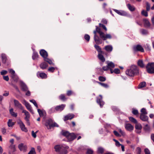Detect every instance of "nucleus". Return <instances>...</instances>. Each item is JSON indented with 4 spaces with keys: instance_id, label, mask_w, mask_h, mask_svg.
I'll list each match as a JSON object with an SVG mask.
<instances>
[{
    "instance_id": "1",
    "label": "nucleus",
    "mask_w": 154,
    "mask_h": 154,
    "mask_svg": "<svg viewBox=\"0 0 154 154\" xmlns=\"http://www.w3.org/2000/svg\"><path fill=\"white\" fill-rule=\"evenodd\" d=\"M42 123L46 126L48 129H51L52 128L54 127H59L58 125L51 118L47 119L45 121H43Z\"/></svg>"
},
{
    "instance_id": "2",
    "label": "nucleus",
    "mask_w": 154,
    "mask_h": 154,
    "mask_svg": "<svg viewBox=\"0 0 154 154\" xmlns=\"http://www.w3.org/2000/svg\"><path fill=\"white\" fill-rule=\"evenodd\" d=\"M68 148V146H66L65 148L61 145H57L54 147L55 151L61 154H66L67 153V151L66 148L67 149Z\"/></svg>"
},
{
    "instance_id": "3",
    "label": "nucleus",
    "mask_w": 154,
    "mask_h": 154,
    "mask_svg": "<svg viewBox=\"0 0 154 154\" xmlns=\"http://www.w3.org/2000/svg\"><path fill=\"white\" fill-rule=\"evenodd\" d=\"M146 68L148 73H154V63H148L146 66Z\"/></svg>"
},
{
    "instance_id": "4",
    "label": "nucleus",
    "mask_w": 154,
    "mask_h": 154,
    "mask_svg": "<svg viewBox=\"0 0 154 154\" xmlns=\"http://www.w3.org/2000/svg\"><path fill=\"white\" fill-rule=\"evenodd\" d=\"M10 142L12 144L9 146V154H14V152L15 151L16 149L15 145H13L14 140L11 139Z\"/></svg>"
},
{
    "instance_id": "5",
    "label": "nucleus",
    "mask_w": 154,
    "mask_h": 154,
    "mask_svg": "<svg viewBox=\"0 0 154 154\" xmlns=\"http://www.w3.org/2000/svg\"><path fill=\"white\" fill-rule=\"evenodd\" d=\"M133 51L135 52L140 51L144 52V50L143 47L140 45H134L133 48Z\"/></svg>"
},
{
    "instance_id": "6",
    "label": "nucleus",
    "mask_w": 154,
    "mask_h": 154,
    "mask_svg": "<svg viewBox=\"0 0 154 154\" xmlns=\"http://www.w3.org/2000/svg\"><path fill=\"white\" fill-rule=\"evenodd\" d=\"M97 103L100 105V107L102 108L104 104V102L103 100V97L101 95H100L98 97H97Z\"/></svg>"
},
{
    "instance_id": "7",
    "label": "nucleus",
    "mask_w": 154,
    "mask_h": 154,
    "mask_svg": "<svg viewBox=\"0 0 154 154\" xmlns=\"http://www.w3.org/2000/svg\"><path fill=\"white\" fill-rule=\"evenodd\" d=\"M130 68L134 75H137L139 74V69L137 66L136 65H132L130 67Z\"/></svg>"
},
{
    "instance_id": "8",
    "label": "nucleus",
    "mask_w": 154,
    "mask_h": 154,
    "mask_svg": "<svg viewBox=\"0 0 154 154\" xmlns=\"http://www.w3.org/2000/svg\"><path fill=\"white\" fill-rule=\"evenodd\" d=\"M75 117V115L72 113H69L65 116L63 118V120L65 122L68 120H71Z\"/></svg>"
},
{
    "instance_id": "9",
    "label": "nucleus",
    "mask_w": 154,
    "mask_h": 154,
    "mask_svg": "<svg viewBox=\"0 0 154 154\" xmlns=\"http://www.w3.org/2000/svg\"><path fill=\"white\" fill-rule=\"evenodd\" d=\"M76 135L74 133H70L67 139L69 141H72L76 138Z\"/></svg>"
},
{
    "instance_id": "10",
    "label": "nucleus",
    "mask_w": 154,
    "mask_h": 154,
    "mask_svg": "<svg viewBox=\"0 0 154 154\" xmlns=\"http://www.w3.org/2000/svg\"><path fill=\"white\" fill-rule=\"evenodd\" d=\"M18 124L19 125L20 128L23 131L25 132L27 131V128L25 127L24 125L21 120H20L18 122Z\"/></svg>"
},
{
    "instance_id": "11",
    "label": "nucleus",
    "mask_w": 154,
    "mask_h": 154,
    "mask_svg": "<svg viewBox=\"0 0 154 154\" xmlns=\"http://www.w3.org/2000/svg\"><path fill=\"white\" fill-rule=\"evenodd\" d=\"M14 105L15 107H17L20 109L23 110V108L21 104L17 100H14Z\"/></svg>"
},
{
    "instance_id": "12",
    "label": "nucleus",
    "mask_w": 154,
    "mask_h": 154,
    "mask_svg": "<svg viewBox=\"0 0 154 154\" xmlns=\"http://www.w3.org/2000/svg\"><path fill=\"white\" fill-rule=\"evenodd\" d=\"M125 129L128 131H131L133 130L134 127L129 123L125 124Z\"/></svg>"
},
{
    "instance_id": "13",
    "label": "nucleus",
    "mask_w": 154,
    "mask_h": 154,
    "mask_svg": "<svg viewBox=\"0 0 154 154\" xmlns=\"http://www.w3.org/2000/svg\"><path fill=\"white\" fill-rule=\"evenodd\" d=\"M94 39L96 44L99 45L102 43V40L97 35L94 36Z\"/></svg>"
},
{
    "instance_id": "14",
    "label": "nucleus",
    "mask_w": 154,
    "mask_h": 154,
    "mask_svg": "<svg viewBox=\"0 0 154 154\" xmlns=\"http://www.w3.org/2000/svg\"><path fill=\"white\" fill-rule=\"evenodd\" d=\"M65 106L66 105L64 104L57 106L55 107V110L56 111L61 112L64 109Z\"/></svg>"
},
{
    "instance_id": "15",
    "label": "nucleus",
    "mask_w": 154,
    "mask_h": 154,
    "mask_svg": "<svg viewBox=\"0 0 154 154\" xmlns=\"http://www.w3.org/2000/svg\"><path fill=\"white\" fill-rule=\"evenodd\" d=\"M144 26L146 28H149L151 26V23L148 19H144L143 20Z\"/></svg>"
},
{
    "instance_id": "16",
    "label": "nucleus",
    "mask_w": 154,
    "mask_h": 154,
    "mask_svg": "<svg viewBox=\"0 0 154 154\" xmlns=\"http://www.w3.org/2000/svg\"><path fill=\"white\" fill-rule=\"evenodd\" d=\"M40 55L43 58L48 57V54L47 52L44 49L41 50L39 52Z\"/></svg>"
},
{
    "instance_id": "17",
    "label": "nucleus",
    "mask_w": 154,
    "mask_h": 154,
    "mask_svg": "<svg viewBox=\"0 0 154 154\" xmlns=\"http://www.w3.org/2000/svg\"><path fill=\"white\" fill-rule=\"evenodd\" d=\"M100 38L103 40H105L107 39L111 38L112 36L110 34H106V35H105V34L103 33Z\"/></svg>"
},
{
    "instance_id": "18",
    "label": "nucleus",
    "mask_w": 154,
    "mask_h": 154,
    "mask_svg": "<svg viewBox=\"0 0 154 154\" xmlns=\"http://www.w3.org/2000/svg\"><path fill=\"white\" fill-rule=\"evenodd\" d=\"M20 86L22 90L23 91H27L28 89V88L26 85L23 82H20Z\"/></svg>"
},
{
    "instance_id": "19",
    "label": "nucleus",
    "mask_w": 154,
    "mask_h": 154,
    "mask_svg": "<svg viewBox=\"0 0 154 154\" xmlns=\"http://www.w3.org/2000/svg\"><path fill=\"white\" fill-rule=\"evenodd\" d=\"M133 72H132V70H131L130 67L129 69H127L125 72L126 74L130 76L133 77L134 76L133 73Z\"/></svg>"
},
{
    "instance_id": "20",
    "label": "nucleus",
    "mask_w": 154,
    "mask_h": 154,
    "mask_svg": "<svg viewBox=\"0 0 154 154\" xmlns=\"http://www.w3.org/2000/svg\"><path fill=\"white\" fill-rule=\"evenodd\" d=\"M25 105L27 109L29 111V112L32 114L34 113L33 110L32 109V108L29 104L27 102L25 103Z\"/></svg>"
},
{
    "instance_id": "21",
    "label": "nucleus",
    "mask_w": 154,
    "mask_h": 154,
    "mask_svg": "<svg viewBox=\"0 0 154 154\" xmlns=\"http://www.w3.org/2000/svg\"><path fill=\"white\" fill-rule=\"evenodd\" d=\"M114 11L119 14L122 16H126L127 14L126 12L123 11H119L116 9H114Z\"/></svg>"
},
{
    "instance_id": "22",
    "label": "nucleus",
    "mask_w": 154,
    "mask_h": 154,
    "mask_svg": "<svg viewBox=\"0 0 154 154\" xmlns=\"http://www.w3.org/2000/svg\"><path fill=\"white\" fill-rule=\"evenodd\" d=\"M140 118L141 120L144 122L147 121L148 120V116L143 114H140Z\"/></svg>"
},
{
    "instance_id": "23",
    "label": "nucleus",
    "mask_w": 154,
    "mask_h": 154,
    "mask_svg": "<svg viewBox=\"0 0 154 154\" xmlns=\"http://www.w3.org/2000/svg\"><path fill=\"white\" fill-rule=\"evenodd\" d=\"M48 66V64L45 62H42L39 65L40 68L42 69H46Z\"/></svg>"
},
{
    "instance_id": "24",
    "label": "nucleus",
    "mask_w": 154,
    "mask_h": 154,
    "mask_svg": "<svg viewBox=\"0 0 154 154\" xmlns=\"http://www.w3.org/2000/svg\"><path fill=\"white\" fill-rule=\"evenodd\" d=\"M18 148L21 151L26 149L27 147L26 145H24L23 143H20L18 145Z\"/></svg>"
},
{
    "instance_id": "25",
    "label": "nucleus",
    "mask_w": 154,
    "mask_h": 154,
    "mask_svg": "<svg viewBox=\"0 0 154 154\" xmlns=\"http://www.w3.org/2000/svg\"><path fill=\"white\" fill-rule=\"evenodd\" d=\"M104 49L106 51L108 52H110L112 50V47L111 45L106 46L104 47Z\"/></svg>"
},
{
    "instance_id": "26",
    "label": "nucleus",
    "mask_w": 154,
    "mask_h": 154,
    "mask_svg": "<svg viewBox=\"0 0 154 154\" xmlns=\"http://www.w3.org/2000/svg\"><path fill=\"white\" fill-rule=\"evenodd\" d=\"M137 64L138 66L141 68H143L145 67V64L142 60H139L137 61Z\"/></svg>"
},
{
    "instance_id": "27",
    "label": "nucleus",
    "mask_w": 154,
    "mask_h": 154,
    "mask_svg": "<svg viewBox=\"0 0 154 154\" xmlns=\"http://www.w3.org/2000/svg\"><path fill=\"white\" fill-rule=\"evenodd\" d=\"M103 53H98V57L99 60H100L102 62H104L105 60V58L104 57L102 54Z\"/></svg>"
},
{
    "instance_id": "28",
    "label": "nucleus",
    "mask_w": 154,
    "mask_h": 154,
    "mask_svg": "<svg viewBox=\"0 0 154 154\" xmlns=\"http://www.w3.org/2000/svg\"><path fill=\"white\" fill-rule=\"evenodd\" d=\"M22 113H24L26 116V117L25 118V119H29L30 116V115L28 111L23 109V110Z\"/></svg>"
},
{
    "instance_id": "29",
    "label": "nucleus",
    "mask_w": 154,
    "mask_h": 154,
    "mask_svg": "<svg viewBox=\"0 0 154 154\" xmlns=\"http://www.w3.org/2000/svg\"><path fill=\"white\" fill-rule=\"evenodd\" d=\"M94 47L98 52V53H104L102 51L101 48L99 45H94Z\"/></svg>"
},
{
    "instance_id": "30",
    "label": "nucleus",
    "mask_w": 154,
    "mask_h": 154,
    "mask_svg": "<svg viewBox=\"0 0 154 154\" xmlns=\"http://www.w3.org/2000/svg\"><path fill=\"white\" fill-rule=\"evenodd\" d=\"M59 99L63 101H66L68 99V98L66 97L65 95L63 94L60 95L59 97Z\"/></svg>"
},
{
    "instance_id": "31",
    "label": "nucleus",
    "mask_w": 154,
    "mask_h": 154,
    "mask_svg": "<svg viewBox=\"0 0 154 154\" xmlns=\"http://www.w3.org/2000/svg\"><path fill=\"white\" fill-rule=\"evenodd\" d=\"M1 58L3 63H5L7 60L6 55L5 54H1Z\"/></svg>"
},
{
    "instance_id": "32",
    "label": "nucleus",
    "mask_w": 154,
    "mask_h": 154,
    "mask_svg": "<svg viewBox=\"0 0 154 154\" xmlns=\"http://www.w3.org/2000/svg\"><path fill=\"white\" fill-rule=\"evenodd\" d=\"M44 60L45 61L48 63L50 65H54V64L53 63L52 61L50 59L45 57L44 58Z\"/></svg>"
},
{
    "instance_id": "33",
    "label": "nucleus",
    "mask_w": 154,
    "mask_h": 154,
    "mask_svg": "<svg viewBox=\"0 0 154 154\" xmlns=\"http://www.w3.org/2000/svg\"><path fill=\"white\" fill-rule=\"evenodd\" d=\"M127 7L128 9L131 11H133L135 10V8L133 6H132L130 4L127 5Z\"/></svg>"
},
{
    "instance_id": "34",
    "label": "nucleus",
    "mask_w": 154,
    "mask_h": 154,
    "mask_svg": "<svg viewBox=\"0 0 154 154\" xmlns=\"http://www.w3.org/2000/svg\"><path fill=\"white\" fill-rule=\"evenodd\" d=\"M96 82L97 83L99 84L101 86H102V87H103L104 88H107L109 87V85L106 84H105L98 81H96Z\"/></svg>"
},
{
    "instance_id": "35",
    "label": "nucleus",
    "mask_w": 154,
    "mask_h": 154,
    "mask_svg": "<svg viewBox=\"0 0 154 154\" xmlns=\"http://www.w3.org/2000/svg\"><path fill=\"white\" fill-rule=\"evenodd\" d=\"M9 112L10 114L12 116L15 117H17V113L14 112V109L13 108L9 110Z\"/></svg>"
},
{
    "instance_id": "36",
    "label": "nucleus",
    "mask_w": 154,
    "mask_h": 154,
    "mask_svg": "<svg viewBox=\"0 0 154 154\" xmlns=\"http://www.w3.org/2000/svg\"><path fill=\"white\" fill-rule=\"evenodd\" d=\"M39 77L42 79H46L47 78V75L44 72H40L39 73Z\"/></svg>"
},
{
    "instance_id": "37",
    "label": "nucleus",
    "mask_w": 154,
    "mask_h": 154,
    "mask_svg": "<svg viewBox=\"0 0 154 154\" xmlns=\"http://www.w3.org/2000/svg\"><path fill=\"white\" fill-rule=\"evenodd\" d=\"M96 30L97 31V32L99 34L100 37L101 35L103 34V32L101 31L100 29L99 28L98 26H96Z\"/></svg>"
},
{
    "instance_id": "38",
    "label": "nucleus",
    "mask_w": 154,
    "mask_h": 154,
    "mask_svg": "<svg viewBox=\"0 0 154 154\" xmlns=\"http://www.w3.org/2000/svg\"><path fill=\"white\" fill-rule=\"evenodd\" d=\"M146 83L145 82H142L139 84L138 86V88L140 89L145 87Z\"/></svg>"
},
{
    "instance_id": "39",
    "label": "nucleus",
    "mask_w": 154,
    "mask_h": 154,
    "mask_svg": "<svg viewBox=\"0 0 154 154\" xmlns=\"http://www.w3.org/2000/svg\"><path fill=\"white\" fill-rule=\"evenodd\" d=\"M32 58L33 60L37 59L38 57V55L37 52H34L33 53L32 56Z\"/></svg>"
},
{
    "instance_id": "40",
    "label": "nucleus",
    "mask_w": 154,
    "mask_h": 154,
    "mask_svg": "<svg viewBox=\"0 0 154 154\" xmlns=\"http://www.w3.org/2000/svg\"><path fill=\"white\" fill-rule=\"evenodd\" d=\"M107 65L109 69L114 68L115 66L114 64L112 62H110L109 63H107Z\"/></svg>"
},
{
    "instance_id": "41",
    "label": "nucleus",
    "mask_w": 154,
    "mask_h": 154,
    "mask_svg": "<svg viewBox=\"0 0 154 154\" xmlns=\"http://www.w3.org/2000/svg\"><path fill=\"white\" fill-rule=\"evenodd\" d=\"M135 128L136 129L138 130H141L142 128L141 125L140 123L135 124Z\"/></svg>"
},
{
    "instance_id": "42",
    "label": "nucleus",
    "mask_w": 154,
    "mask_h": 154,
    "mask_svg": "<svg viewBox=\"0 0 154 154\" xmlns=\"http://www.w3.org/2000/svg\"><path fill=\"white\" fill-rule=\"evenodd\" d=\"M69 134L70 133L68 131H62V135L66 137V138L68 137Z\"/></svg>"
},
{
    "instance_id": "43",
    "label": "nucleus",
    "mask_w": 154,
    "mask_h": 154,
    "mask_svg": "<svg viewBox=\"0 0 154 154\" xmlns=\"http://www.w3.org/2000/svg\"><path fill=\"white\" fill-rule=\"evenodd\" d=\"M12 120L11 119H9L8 123V125L9 127H12L14 125V122H12Z\"/></svg>"
},
{
    "instance_id": "44",
    "label": "nucleus",
    "mask_w": 154,
    "mask_h": 154,
    "mask_svg": "<svg viewBox=\"0 0 154 154\" xmlns=\"http://www.w3.org/2000/svg\"><path fill=\"white\" fill-rule=\"evenodd\" d=\"M104 151L103 148L102 147H99L98 148L97 152L99 153L103 154Z\"/></svg>"
},
{
    "instance_id": "45",
    "label": "nucleus",
    "mask_w": 154,
    "mask_h": 154,
    "mask_svg": "<svg viewBox=\"0 0 154 154\" xmlns=\"http://www.w3.org/2000/svg\"><path fill=\"white\" fill-rule=\"evenodd\" d=\"M129 120L131 122L134 123V124H137V120L133 117H130L129 118Z\"/></svg>"
},
{
    "instance_id": "46",
    "label": "nucleus",
    "mask_w": 154,
    "mask_h": 154,
    "mask_svg": "<svg viewBox=\"0 0 154 154\" xmlns=\"http://www.w3.org/2000/svg\"><path fill=\"white\" fill-rule=\"evenodd\" d=\"M99 80L102 82H103L106 80V78L102 76H100L98 77Z\"/></svg>"
},
{
    "instance_id": "47",
    "label": "nucleus",
    "mask_w": 154,
    "mask_h": 154,
    "mask_svg": "<svg viewBox=\"0 0 154 154\" xmlns=\"http://www.w3.org/2000/svg\"><path fill=\"white\" fill-rule=\"evenodd\" d=\"M84 38L86 40L87 42H88L90 39V36L87 34H85L84 36Z\"/></svg>"
},
{
    "instance_id": "48",
    "label": "nucleus",
    "mask_w": 154,
    "mask_h": 154,
    "mask_svg": "<svg viewBox=\"0 0 154 154\" xmlns=\"http://www.w3.org/2000/svg\"><path fill=\"white\" fill-rule=\"evenodd\" d=\"M140 112H141V114H143L144 115H146L147 114V112L146 111V109L144 108L141 109Z\"/></svg>"
},
{
    "instance_id": "49",
    "label": "nucleus",
    "mask_w": 154,
    "mask_h": 154,
    "mask_svg": "<svg viewBox=\"0 0 154 154\" xmlns=\"http://www.w3.org/2000/svg\"><path fill=\"white\" fill-rule=\"evenodd\" d=\"M146 8L147 11H149L150 9V4L148 2H146Z\"/></svg>"
},
{
    "instance_id": "50",
    "label": "nucleus",
    "mask_w": 154,
    "mask_h": 154,
    "mask_svg": "<svg viewBox=\"0 0 154 154\" xmlns=\"http://www.w3.org/2000/svg\"><path fill=\"white\" fill-rule=\"evenodd\" d=\"M113 140L115 142V145L117 147H119L121 144H120L119 142L117 140L115 139H113Z\"/></svg>"
},
{
    "instance_id": "51",
    "label": "nucleus",
    "mask_w": 154,
    "mask_h": 154,
    "mask_svg": "<svg viewBox=\"0 0 154 154\" xmlns=\"http://www.w3.org/2000/svg\"><path fill=\"white\" fill-rule=\"evenodd\" d=\"M30 102L34 104V106L37 108H38V106L37 105V104L36 101L35 100H30Z\"/></svg>"
},
{
    "instance_id": "52",
    "label": "nucleus",
    "mask_w": 154,
    "mask_h": 154,
    "mask_svg": "<svg viewBox=\"0 0 154 154\" xmlns=\"http://www.w3.org/2000/svg\"><path fill=\"white\" fill-rule=\"evenodd\" d=\"M141 32L142 34L143 35H146L148 34V31L147 30L144 29H142L141 30Z\"/></svg>"
},
{
    "instance_id": "53",
    "label": "nucleus",
    "mask_w": 154,
    "mask_h": 154,
    "mask_svg": "<svg viewBox=\"0 0 154 154\" xmlns=\"http://www.w3.org/2000/svg\"><path fill=\"white\" fill-rule=\"evenodd\" d=\"M38 114H39L40 117H42V116H44L42 110H40L39 109H38Z\"/></svg>"
},
{
    "instance_id": "54",
    "label": "nucleus",
    "mask_w": 154,
    "mask_h": 154,
    "mask_svg": "<svg viewBox=\"0 0 154 154\" xmlns=\"http://www.w3.org/2000/svg\"><path fill=\"white\" fill-rule=\"evenodd\" d=\"M35 152V148L32 147L28 154H34Z\"/></svg>"
},
{
    "instance_id": "55",
    "label": "nucleus",
    "mask_w": 154,
    "mask_h": 154,
    "mask_svg": "<svg viewBox=\"0 0 154 154\" xmlns=\"http://www.w3.org/2000/svg\"><path fill=\"white\" fill-rule=\"evenodd\" d=\"M55 69L54 67H51L48 69V71L50 72H53L54 71Z\"/></svg>"
},
{
    "instance_id": "56",
    "label": "nucleus",
    "mask_w": 154,
    "mask_h": 154,
    "mask_svg": "<svg viewBox=\"0 0 154 154\" xmlns=\"http://www.w3.org/2000/svg\"><path fill=\"white\" fill-rule=\"evenodd\" d=\"M141 14L145 16V17L148 16V13L145 10H143L141 12Z\"/></svg>"
},
{
    "instance_id": "57",
    "label": "nucleus",
    "mask_w": 154,
    "mask_h": 154,
    "mask_svg": "<svg viewBox=\"0 0 154 154\" xmlns=\"http://www.w3.org/2000/svg\"><path fill=\"white\" fill-rule=\"evenodd\" d=\"M132 113L133 114L135 115H136L138 114V110L134 109H132Z\"/></svg>"
},
{
    "instance_id": "58",
    "label": "nucleus",
    "mask_w": 154,
    "mask_h": 154,
    "mask_svg": "<svg viewBox=\"0 0 154 154\" xmlns=\"http://www.w3.org/2000/svg\"><path fill=\"white\" fill-rule=\"evenodd\" d=\"M114 134V135L117 137H120L121 136V135L119 133L116 131H114L113 132Z\"/></svg>"
},
{
    "instance_id": "59",
    "label": "nucleus",
    "mask_w": 154,
    "mask_h": 154,
    "mask_svg": "<svg viewBox=\"0 0 154 154\" xmlns=\"http://www.w3.org/2000/svg\"><path fill=\"white\" fill-rule=\"evenodd\" d=\"M137 154H141V148L139 147H137L136 148Z\"/></svg>"
},
{
    "instance_id": "60",
    "label": "nucleus",
    "mask_w": 154,
    "mask_h": 154,
    "mask_svg": "<svg viewBox=\"0 0 154 154\" xmlns=\"http://www.w3.org/2000/svg\"><path fill=\"white\" fill-rule=\"evenodd\" d=\"M99 26L100 27H102L103 29H104L106 31H107V29L106 27L103 24L100 23L99 24Z\"/></svg>"
},
{
    "instance_id": "61",
    "label": "nucleus",
    "mask_w": 154,
    "mask_h": 154,
    "mask_svg": "<svg viewBox=\"0 0 154 154\" xmlns=\"http://www.w3.org/2000/svg\"><path fill=\"white\" fill-rule=\"evenodd\" d=\"M144 128L145 131H149L150 129V127L147 124H146L144 126Z\"/></svg>"
},
{
    "instance_id": "62",
    "label": "nucleus",
    "mask_w": 154,
    "mask_h": 154,
    "mask_svg": "<svg viewBox=\"0 0 154 154\" xmlns=\"http://www.w3.org/2000/svg\"><path fill=\"white\" fill-rule=\"evenodd\" d=\"M120 72V70L119 69L116 68L114 70V72L115 73L118 74H119Z\"/></svg>"
},
{
    "instance_id": "63",
    "label": "nucleus",
    "mask_w": 154,
    "mask_h": 154,
    "mask_svg": "<svg viewBox=\"0 0 154 154\" xmlns=\"http://www.w3.org/2000/svg\"><path fill=\"white\" fill-rule=\"evenodd\" d=\"M55 108H52L50 109L49 110V112L50 113H51L53 112H55Z\"/></svg>"
},
{
    "instance_id": "64",
    "label": "nucleus",
    "mask_w": 154,
    "mask_h": 154,
    "mask_svg": "<svg viewBox=\"0 0 154 154\" xmlns=\"http://www.w3.org/2000/svg\"><path fill=\"white\" fill-rule=\"evenodd\" d=\"M73 94L72 91L71 90H69L67 91L66 95L68 96H70L72 95Z\"/></svg>"
}]
</instances>
